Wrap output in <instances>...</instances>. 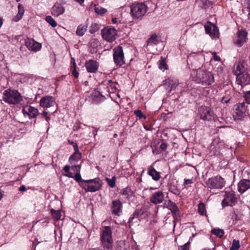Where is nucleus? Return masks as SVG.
<instances>
[{
  "mask_svg": "<svg viewBox=\"0 0 250 250\" xmlns=\"http://www.w3.org/2000/svg\"><path fill=\"white\" fill-rule=\"evenodd\" d=\"M190 75L192 81L203 86H209L214 82L213 75L206 70L201 68L192 69Z\"/></svg>",
  "mask_w": 250,
  "mask_h": 250,
  "instance_id": "obj_1",
  "label": "nucleus"
},
{
  "mask_svg": "<svg viewBox=\"0 0 250 250\" xmlns=\"http://www.w3.org/2000/svg\"><path fill=\"white\" fill-rule=\"evenodd\" d=\"M100 240L102 246L107 250L112 248L113 240L112 237V230L110 226H104L100 233Z\"/></svg>",
  "mask_w": 250,
  "mask_h": 250,
  "instance_id": "obj_2",
  "label": "nucleus"
},
{
  "mask_svg": "<svg viewBox=\"0 0 250 250\" xmlns=\"http://www.w3.org/2000/svg\"><path fill=\"white\" fill-rule=\"evenodd\" d=\"M3 100L10 104H16L21 102L22 98L18 90L9 88L4 91Z\"/></svg>",
  "mask_w": 250,
  "mask_h": 250,
  "instance_id": "obj_3",
  "label": "nucleus"
},
{
  "mask_svg": "<svg viewBox=\"0 0 250 250\" xmlns=\"http://www.w3.org/2000/svg\"><path fill=\"white\" fill-rule=\"evenodd\" d=\"M235 75L237 83L241 86V88L250 83V76L242 64L237 66Z\"/></svg>",
  "mask_w": 250,
  "mask_h": 250,
  "instance_id": "obj_4",
  "label": "nucleus"
},
{
  "mask_svg": "<svg viewBox=\"0 0 250 250\" xmlns=\"http://www.w3.org/2000/svg\"><path fill=\"white\" fill-rule=\"evenodd\" d=\"M103 184V181L99 178L83 181L81 187L85 192H94L101 189Z\"/></svg>",
  "mask_w": 250,
  "mask_h": 250,
  "instance_id": "obj_5",
  "label": "nucleus"
},
{
  "mask_svg": "<svg viewBox=\"0 0 250 250\" xmlns=\"http://www.w3.org/2000/svg\"><path fill=\"white\" fill-rule=\"evenodd\" d=\"M148 10V7L143 2L133 3L130 7V14L133 19L143 17Z\"/></svg>",
  "mask_w": 250,
  "mask_h": 250,
  "instance_id": "obj_6",
  "label": "nucleus"
},
{
  "mask_svg": "<svg viewBox=\"0 0 250 250\" xmlns=\"http://www.w3.org/2000/svg\"><path fill=\"white\" fill-rule=\"evenodd\" d=\"M235 106V115H233L234 120L244 121L247 119L249 113L246 104L244 102L239 103Z\"/></svg>",
  "mask_w": 250,
  "mask_h": 250,
  "instance_id": "obj_7",
  "label": "nucleus"
},
{
  "mask_svg": "<svg viewBox=\"0 0 250 250\" xmlns=\"http://www.w3.org/2000/svg\"><path fill=\"white\" fill-rule=\"evenodd\" d=\"M206 184L208 188L210 189H222L225 186L226 181L220 175L209 178Z\"/></svg>",
  "mask_w": 250,
  "mask_h": 250,
  "instance_id": "obj_8",
  "label": "nucleus"
},
{
  "mask_svg": "<svg viewBox=\"0 0 250 250\" xmlns=\"http://www.w3.org/2000/svg\"><path fill=\"white\" fill-rule=\"evenodd\" d=\"M114 62L117 66L125 64L124 53L122 46L118 45L113 49Z\"/></svg>",
  "mask_w": 250,
  "mask_h": 250,
  "instance_id": "obj_9",
  "label": "nucleus"
},
{
  "mask_svg": "<svg viewBox=\"0 0 250 250\" xmlns=\"http://www.w3.org/2000/svg\"><path fill=\"white\" fill-rule=\"evenodd\" d=\"M237 202V198L235 196V192L233 190L226 191L225 193L224 198L222 201L223 208L230 206L233 207Z\"/></svg>",
  "mask_w": 250,
  "mask_h": 250,
  "instance_id": "obj_10",
  "label": "nucleus"
},
{
  "mask_svg": "<svg viewBox=\"0 0 250 250\" xmlns=\"http://www.w3.org/2000/svg\"><path fill=\"white\" fill-rule=\"evenodd\" d=\"M103 38L109 42H112L116 39L117 31L113 27H106L101 30Z\"/></svg>",
  "mask_w": 250,
  "mask_h": 250,
  "instance_id": "obj_11",
  "label": "nucleus"
},
{
  "mask_svg": "<svg viewBox=\"0 0 250 250\" xmlns=\"http://www.w3.org/2000/svg\"><path fill=\"white\" fill-rule=\"evenodd\" d=\"M200 118L204 121H210L213 118V113L211 109L206 106H201L199 108Z\"/></svg>",
  "mask_w": 250,
  "mask_h": 250,
  "instance_id": "obj_12",
  "label": "nucleus"
},
{
  "mask_svg": "<svg viewBox=\"0 0 250 250\" xmlns=\"http://www.w3.org/2000/svg\"><path fill=\"white\" fill-rule=\"evenodd\" d=\"M123 207V203L120 200H113L110 207L111 213L115 215L119 216L122 212Z\"/></svg>",
  "mask_w": 250,
  "mask_h": 250,
  "instance_id": "obj_13",
  "label": "nucleus"
},
{
  "mask_svg": "<svg viewBox=\"0 0 250 250\" xmlns=\"http://www.w3.org/2000/svg\"><path fill=\"white\" fill-rule=\"evenodd\" d=\"M25 44L29 50L35 52L39 51L42 48V44L33 39L27 38L25 40Z\"/></svg>",
  "mask_w": 250,
  "mask_h": 250,
  "instance_id": "obj_14",
  "label": "nucleus"
},
{
  "mask_svg": "<svg viewBox=\"0 0 250 250\" xmlns=\"http://www.w3.org/2000/svg\"><path fill=\"white\" fill-rule=\"evenodd\" d=\"M167 208L171 211L175 222L180 216V211L178 206L174 202L169 200L167 201Z\"/></svg>",
  "mask_w": 250,
  "mask_h": 250,
  "instance_id": "obj_15",
  "label": "nucleus"
},
{
  "mask_svg": "<svg viewBox=\"0 0 250 250\" xmlns=\"http://www.w3.org/2000/svg\"><path fill=\"white\" fill-rule=\"evenodd\" d=\"M247 32L245 30H239L237 33V39L234 41V43L240 47L246 42L247 40Z\"/></svg>",
  "mask_w": 250,
  "mask_h": 250,
  "instance_id": "obj_16",
  "label": "nucleus"
},
{
  "mask_svg": "<svg viewBox=\"0 0 250 250\" xmlns=\"http://www.w3.org/2000/svg\"><path fill=\"white\" fill-rule=\"evenodd\" d=\"M205 28L206 33L211 37L216 38L218 37L219 34L218 30L215 25L212 24L210 22L208 21L207 24L205 25Z\"/></svg>",
  "mask_w": 250,
  "mask_h": 250,
  "instance_id": "obj_17",
  "label": "nucleus"
},
{
  "mask_svg": "<svg viewBox=\"0 0 250 250\" xmlns=\"http://www.w3.org/2000/svg\"><path fill=\"white\" fill-rule=\"evenodd\" d=\"M85 66L88 72L95 73L98 71L99 64L96 61L89 60L85 62Z\"/></svg>",
  "mask_w": 250,
  "mask_h": 250,
  "instance_id": "obj_18",
  "label": "nucleus"
},
{
  "mask_svg": "<svg viewBox=\"0 0 250 250\" xmlns=\"http://www.w3.org/2000/svg\"><path fill=\"white\" fill-rule=\"evenodd\" d=\"M40 105L44 108H47L54 106L55 104V99L51 96L43 97L40 100Z\"/></svg>",
  "mask_w": 250,
  "mask_h": 250,
  "instance_id": "obj_19",
  "label": "nucleus"
},
{
  "mask_svg": "<svg viewBox=\"0 0 250 250\" xmlns=\"http://www.w3.org/2000/svg\"><path fill=\"white\" fill-rule=\"evenodd\" d=\"M22 113L25 116L27 115L30 119L34 118L39 115L38 110L30 105L24 107Z\"/></svg>",
  "mask_w": 250,
  "mask_h": 250,
  "instance_id": "obj_20",
  "label": "nucleus"
},
{
  "mask_svg": "<svg viewBox=\"0 0 250 250\" xmlns=\"http://www.w3.org/2000/svg\"><path fill=\"white\" fill-rule=\"evenodd\" d=\"M164 199V194L161 191L154 192L150 199V202L154 204H160Z\"/></svg>",
  "mask_w": 250,
  "mask_h": 250,
  "instance_id": "obj_21",
  "label": "nucleus"
},
{
  "mask_svg": "<svg viewBox=\"0 0 250 250\" xmlns=\"http://www.w3.org/2000/svg\"><path fill=\"white\" fill-rule=\"evenodd\" d=\"M64 7L59 3H55L51 9V14L56 17L62 15L64 12Z\"/></svg>",
  "mask_w": 250,
  "mask_h": 250,
  "instance_id": "obj_22",
  "label": "nucleus"
},
{
  "mask_svg": "<svg viewBox=\"0 0 250 250\" xmlns=\"http://www.w3.org/2000/svg\"><path fill=\"white\" fill-rule=\"evenodd\" d=\"M146 212V209L144 207H142L141 208L137 209L129 218L128 223L129 224V227L131 224H133V220L134 218H142L143 216Z\"/></svg>",
  "mask_w": 250,
  "mask_h": 250,
  "instance_id": "obj_23",
  "label": "nucleus"
},
{
  "mask_svg": "<svg viewBox=\"0 0 250 250\" xmlns=\"http://www.w3.org/2000/svg\"><path fill=\"white\" fill-rule=\"evenodd\" d=\"M250 188V180L243 179L240 181L238 184V191L240 193H243Z\"/></svg>",
  "mask_w": 250,
  "mask_h": 250,
  "instance_id": "obj_24",
  "label": "nucleus"
},
{
  "mask_svg": "<svg viewBox=\"0 0 250 250\" xmlns=\"http://www.w3.org/2000/svg\"><path fill=\"white\" fill-rule=\"evenodd\" d=\"M178 81L176 79L168 78L166 79L164 84V86L167 88L170 87L168 92L170 93L172 90L175 89L176 87L178 85Z\"/></svg>",
  "mask_w": 250,
  "mask_h": 250,
  "instance_id": "obj_25",
  "label": "nucleus"
},
{
  "mask_svg": "<svg viewBox=\"0 0 250 250\" xmlns=\"http://www.w3.org/2000/svg\"><path fill=\"white\" fill-rule=\"evenodd\" d=\"M147 174L155 181H158L161 178L160 173L152 166L148 167Z\"/></svg>",
  "mask_w": 250,
  "mask_h": 250,
  "instance_id": "obj_26",
  "label": "nucleus"
},
{
  "mask_svg": "<svg viewBox=\"0 0 250 250\" xmlns=\"http://www.w3.org/2000/svg\"><path fill=\"white\" fill-rule=\"evenodd\" d=\"M99 92L104 96H109L110 93V90L109 86H107L106 84L102 83L100 85L98 88Z\"/></svg>",
  "mask_w": 250,
  "mask_h": 250,
  "instance_id": "obj_27",
  "label": "nucleus"
},
{
  "mask_svg": "<svg viewBox=\"0 0 250 250\" xmlns=\"http://www.w3.org/2000/svg\"><path fill=\"white\" fill-rule=\"evenodd\" d=\"M88 27V24L86 23L85 25L80 24L77 27L76 30V34L79 36H83L85 32L86 31L87 28Z\"/></svg>",
  "mask_w": 250,
  "mask_h": 250,
  "instance_id": "obj_28",
  "label": "nucleus"
},
{
  "mask_svg": "<svg viewBox=\"0 0 250 250\" xmlns=\"http://www.w3.org/2000/svg\"><path fill=\"white\" fill-rule=\"evenodd\" d=\"M71 64H72V75L75 78H78L79 77V73L76 69L77 64L75 62V59H74V58L72 57L71 58Z\"/></svg>",
  "mask_w": 250,
  "mask_h": 250,
  "instance_id": "obj_29",
  "label": "nucleus"
},
{
  "mask_svg": "<svg viewBox=\"0 0 250 250\" xmlns=\"http://www.w3.org/2000/svg\"><path fill=\"white\" fill-rule=\"evenodd\" d=\"M198 212L201 215H205L207 218H208V216L207 214L205 205L202 202H201L198 204Z\"/></svg>",
  "mask_w": 250,
  "mask_h": 250,
  "instance_id": "obj_30",
  "label": "nucleus"
},
{
  "mask_svg": "<svg viewBox=\"0 0 250 250\" xmlns=\"http://www.w3.org/2000/svg\"><path fill=\"white\" fill-rule=\"evenodd\" d=\"M82 158L81 153L74 152L69 158V162L72 164L73 162H77Z\"/></svg>",
  "mask_w": 250,
  "mask_h": 250,
  "instance_id": "obj_31",
  "label": "nucleus"
},
{
  "mask_svg": "<svg viewBox=\"0 0 250 250\" xmlns=\"http://www.w3.org/2000/svg\"><path fill=\"white\" fill-rule=\"evenodd\" d=\"M121 193L125 196L126 198L128 200L130 199L131 197V194L132 193V191L130 188L128 187H126L125 188H123L121 190Z\"/></svg>",
  "mask_w": 250,
  "mask_h": 250,
  "instance_id": "obj_32",
  "label": "nucleus"
},
{
  "mask_svg": "<svg viewBox=\"0 0 250 250\" xmlns=\"http://www.w3.org/2000/svg\"><path fill=\"white\" fill-rule=\"evenodd\" d=\"M105 99V97L98 91L95 92L93 97L94 101L97 103L104 101Z\"/></svg>",
  "mask_w": 250,
  "mask_h": 250,
  "instance_id": "obj_33",
  "label": "nucleus"
},
{
  "mask_svg": "<svg viewBox=\"0 0 250 250\" xmlns=\"http://www.w3.org/2000/svg\"><path fill=\"white\" fill-rule=\"evenodd\" d=\"M157 36L156 34H153L147 40V44L148 45H156L158 43Z\"/></svg>",
  "mask_w": 250,
  "mask_h": 250,
  "instance_id": "obj_34",
  "label": "nucleus"
},
{
  "mask_svg": "<svg viewBox=\"0 0 250 250\" xmlns=\"http://www.w3.org/2000/svg\"><path fill=\"white\" fill-rule=\"evenodd\" d=\"M211 232L220 238H222L224 234V231L220 229H213L211 230Z\"/></svg>",
  "mask_w": 250,
  "mask_h": 250,
  "instance_id": "obj_35",
  "label": "nucleus"
},
{
  "mask_svg": "<svg viewBox=\"0 0 250 250\" xmlns=\"http://www.w3.org/2000/svg\"><path fill=\"white\" fill-rule=\"evenodd\" d=\"M51 213L53 217L56 221H59L61 219V213L60 210H56L52 208L50 210Z\"/></svg>",
  "mask_w": 250,
  "mask_h": 250,
  "instance_id": "obj_36",
  "label": "nucleus"
},
{
  "mask_svg": "<svg viewBox=\"0 0 250 250\" xmlns=\"http://www.w3.org/2000/svg\"><path fill=\"white\" fill-rule=\"evenodd\" d=\"M116 84V83L113 82L112 80L108 81L106 85L109 86L110 93H114L115 92L117 89Z\"/></svg>",
  "mask_w": 250,
  "mask_h": 250,
  "instance_id": "obj_37",
  "label": "nucleus"
},
{
  "mask_svg": "<svg viewBox=\"0 0 250 250\" xmlns=\"http://www.w3.org/2000/svg\"><path fill=\"white\" fill-rule=\"evenodd\" d=\"M45 21L52 27H56L57 26L56 21L51 16H47L45 17Z\"/></svg>",
  "mask_w": 250,
  "mask_h": 250,
  "instance_id": "obj_38",
  "label": "nucleus"
},
{
  "mask_svg": "<svg viewBox=\"0 0 250 250\" xmlns=\"http://www.w3.org/2000/svg\"><path fill=\"white\" fill-rule=\"evenodd\" d=\"M100 29L99 25L97 23H92L89 27V32L91 34H94L98 31Z\"/></svg>",
  "mask_w": 250,
  "mask_h": 250,
  "instance_id": "obj_39",
  "label": "nucleus"
},
{
  "mask_svg": "<svg viewBox=\"0 0 250 250\" xmlns=\"http://www.w3.org/2000/svg\"><path fill=\"white\" fill-rule=\"evenodd\" d=\"M116 177L115 176H114L112 177L111 179L106 178L105 180L107 182L108 185L111 188H113L115 187V183H116Z\"/></svg>",
  "mask_w": 250,
  "mask_h": 250,
  "instance_id": "obj_40",
  "label": "nucleus"
},
{
  "mask_svg": "<svg viewBox=\"0 0 250 250\" xmlns=\"http://www.w3.org/2000/svg\"><path fill=\"white\" fill-rule=\"evenodd\" d=\"M74 178L77 182L79 183V185L81 187V184L83 183V181H86L85 180L82 179L80 172H76L73 176Z\"/></svg>",
  "mask_w": 250,
  "mask_h": 250,
  "instance_id": "obj_41",
  "label": "nucleus"
},
{
  "mask_svg": "<svg viewBox=\"0 0 250 250\" xmlns=\"http://www.w3.org/2000/svg\"><path fill=\"white\" fill-rule=\"evenodd\" d=\"M158 65L159 68L161 70H166L167 69V65L165 59L162 58L161 60L158 62Z\"/></svg>",
  "mask_w": 250,
  "mask_h": 250,
  "instance_id": "obj_42",
  "label": "nucleus"
},
{
  "mask_svg": "<svg viewBox=\"0 0 250 250\" xmlns=\"http://www.w3.org/2000/svg\"><path fill=\"white\" fill-rule=\"evenodd\" d=\"M240 248V242L238 240L234 239L230 248V250H237Z\"/></svg>",
  "mask_w": 250,
  "mask_h": 250,
  "instance_id": "obj_43",
  "label": "nucleus"
},
{
  "mask_svg": "<svg viewBox=\"0 0 250 250\" xmlns=\"http://www.w3.org/2000/svg\"><path fill=\"white\" fill-rule=\"evenodd\" d=\"M134 114L138 117L139 119L146 118V116L143 114L142 111L140 109H137L134 111Z\"/></svg>",
  "mask_w": 250,
  "mask_h": 250,
  "instance_id": "obj_44",
  "label": "nucleus"
},
{
  "mask_svg": "<svg viewBox=\"0 0 250 250\" xmlns=\"http://www.w3.org/2000/svg\"><path fill=\"white\" fill-rule=\"evenodd\" d=\"M94 11L98 15H103L107 12V10L103 7H95Z\"/></svg>",
  "mask_w": 250,
  "mask_h": 250,
  "instance_id": "obj_45",
  "label": "nucleus"
},
{
  "mask_svg": "<svg viewBox=\"0 0 250 250\" xmlns=\"http://www.w3.org/2000/svg\"><path fill=\"white\" fill-rule=\"evenodd\" d=\"M168 190L175 195H178L179 193V191L177 187L174 185H170L169 187Z\"/></svg>",
  "mask_w": 250,
  "mask_h": 250,
  "instance_id": "obj_46",
  "label": "nucleus"
},
{
  "mask_svg": "<svg viewBox=\"0 0 250 250\" xmlns=\"http://www.w3.org/2000/svg\"><path fill=\"white\" fill-rule=\"evenodd\" d=\"M244 98L246 103L248 104H250V91L245 92Z\"/></svg>",
  "mask_w": 250,
  "mask_h": 250,
  "instance_id": "obj_47",
  "label": "nucleus"
},
{
  "mask_svg": "<svg viewBox=\"0 0 250 250\" xmlns=\"http://www.w3.org/2000/svg\"><path fill=\"white\" fill-rule=\"evenodd\" d=\"M18 13L23 16L24 14V9L23 6L21 4H19L18 5Z\"/></svg>",
  "mask_w": 250,
  "mask_h": 250,
  "instance_id": "obj_48",
  "label": "nucleus"
},
{
  "mask_svg": "<svg viewBox=\"0 0 250 250\" xmlns=\"http://www.w3.org/2000/svg\"><path fill=\"white\" fill-rule=\"evenodd\" d=\"M167 147V145L165 142H162L160 146V149L162 151H165Z\"/></svg>",
  "mask_w": 250,
  "mask_h": 250,
  "instance_id": "obj_49",
  "label": "nucleus"
},
{
  "mask_svg": "<svg viewBox=\"0 0 250 250\" xmlns=\"http://www.w3.org/2000/svg\"><path fill=\"white\" fill-rule=\"evenodd\" d=\"M190 244V242H188L187 243L185 244L184 245L181 247V248L179 250H189V245Z\"/></svg>",
  "mask_w": 250,
  "mask_h": 250,
  "instance_id": "obj_50",
  "label": "nucleus"
},
{
  "mask_svg": "<svg viewBox=\"0 0 250 250\" xmlns=\"http://www.w3.org/2000/svg\"><path fill=\"white\" fill-rule=\"evenodd\" d=\"M81 166V165H75L71 167L72 170L76 171V172H80Z\"/></svg>",
  "mask_w": 250,
  "mask_h": 250,
  "instance_id": "obj_51",
  "label": "nucleus"
},
{
  "mask_svg": "<svg viewBox=\"0 0 250 250\" xmlns=\"http://www.w3.org/2000/svg\"><path fill=\"white\" fill-rule=\"evenodd\" d=\"M22 16H23L22 15L18 13L17 15L13 18V21H16V22L18 21L21 19V18H22Z\"/></svg>",
  "mask_w": 250,
  "mask_h": 250,
  "instance_id": "obj_52",
  "label": "nucleus"
},
{
  "mask_svg": "<svg viewBox=\"0 0 250 250\" xmlns=\"http://www.w3.org/2000/svg\"><path fill=\"white\" fill-rule=\"evenodd\" d=\"M232 218L234 219V220H233V222L235 221V222L234 223V224H235L236 223V222L238 221V220H239L240 219L239 215L236 214L235 211H234V213H233V215H232Z\"/></svg>",
  "mask_w": 250,
  "mask_h": 250,
  "instance_id": "obj_53",
  "label": "nucleus"
},
{
  "mask_svg": "<svg viewBox=\"0 0 250 250\" xmlns=\"http://www.w3.org/2000/svg\"><path fill=\"white\" fill-rule=\"evenodd\" d=\"M70 167L69 166L66 165L63 167L62 170L65 172V173H68L70 172Z\"/></svg>",
  "mask_w": 250,
  "mask_h": 250,
  "instance_id": "obj_54",
  "label": "nucleus"
},
{
  "mask_svg": "<svg viewBox=\"0 0 250 250\" xmlns=\"http://www.w3.org/2000/svg\"><path fill=\"white\" fill-rule=\"evenodd\" d=\"M70 167L69 166L66 165L63 167L62 170L65 172V173H68L70 172Z\"/></svg>",
  "mask_w": 250,
  "mask_h": 250,
  "instance_id": "obj_55",
  "label": "nucleus"
},
{
  "mask_svg": "<svg viewBox=\"0 0 250 250\" xmlns=\"http://www.w3.org/2000/svg\"><path fill=\"white\" fill-rule=\"evenodd\" d=\"M213 54V59L215 61H220L221 60L220 57L217 56L215 52H214Z\"/></svg>",
  "mask_w": 250,
  "mask_h": 250,
  "instance_id": "obj_56",
  "label": "nucleus"
},
{
  "mask_svg": "<svg viewBox=\"0 0 250 250\" xmlns=\"http://www.w3.org/2000/svg\"><path fill=\"white\" fill-rule=\"evenodd\" d=\"M73 148H74V152H75V153H81L79 151V148L78 147V144H77L75 146H74Z\"/></svg>",
  "mask_w": 250,
  "mask_h": 250,
  "instance_id": "obj_57",
  "label": "nucleus"
},
{
  "mask_svg": "<svg viewBox=\"0 0 250 250\" xmlns=\"http://www.w3.org/2000/svg\"><path fill=\"white\" fill-rule=\"evenodd\" d=\"M192 183V181L191 179H185L184 184V185H188Z\"/></svg>",
  "mask_w": 250,
  "mask_h": 250,
  "instance_id": "obj_58",
  "label": "nucleus"
},
{
  "mask_svg": "<svg viewBox=\"0 0 250 250\" xmlns=\"http://www.w3.org/2000/svg\"><path fill=\"white\" fill-rule=\"evenodd\" d=\"M63 175H64L66 177H67L69 178H73V176H74L73 173H71V172H69L68 173H64V174H63Z\"/></svg>",
  "mask_w": 250,
  "mask_h": 250,
  "instance_id": "obj_59",
  "label": "nucleus"
},
{
  "mask_svg": "<svg viewBox=\"0 0 250 250\" xmlns=\"http://www.w3.org/2000/svg\"><path fill=\"white\" fill-rule=\"evenodd\" d=\"M19 190L21 191H24L26 190V188L24 186L22 185L19 188Z\"/></svg>",
  "mask_w": 250,
  "mask_h": 250,
  "instance_id": "obj_60",
  "label": "nucleus"
},
{
  "mask_svg": "<svg viewBox=\"0 0 250 250\" xmlns=\"http://www.w3.org/2000/svg\"><path fill=\"white\" fill-rule=\"evenodd\" d=\"M68 143L69 145H72L73 146L77 144V143H75V142H73V141L70 140L69 139L68 140Z\"/></svg>",
  "mask_w": 250,
  "mask_h": 250,
  "instance_id": "obj_61",
  "label": "nucleus"
},
{
  "mask_svg": "<svg viewBox=\"0 0 250 250\" xmlns=\"http://www.w3.org/2000/svg\"><path fill=\"white\" fill-rule=\"evenodd\" d=\"M117 22V19L116 18H114L112 19V22L113 24L116 23Z\"/></svg>",
  "mask_w": 250,
  "mask_h": 250,
  "instance_id": "obj_62",
  "label": "nucleus"
},
{
  "mask_svg": "<svg viewBox=\"0 0 250 250\" xmlns=\"http://www.w3.org/2000/svg\"><path fill=\"white\" fill-rule=\"evenodd\" d=\"M75 1L80 3V4H82L84 2V0H75Z\"/></svg>",
  "mask_w": 250,
  "mask_h": 250,
  "instance_id": "obj_63",
  "label": "nucleus"
},
{
  "mask_svg": "<svg viewBox=\"0 0 250 250\" xmlns=\"http://www.w3.org/2000/svg\"><path fill=\"white\" fill-rule=\"evenodd\" d=\"M42 115L44 117H45L46 116H47V112L44 111H43L42 113Z\"/></svg>",
  "mask_w": 250,
  "mask_h": 250,
  "instance_id": "obj_64",
  "label": "nucleus"
}]
</instances>
